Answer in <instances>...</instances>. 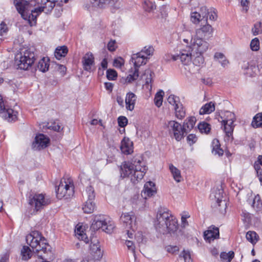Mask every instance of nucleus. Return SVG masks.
Here are the masks:
<instances>
[{
	"mask_svg": "<svg viewBox=\"0 0 262 262\" xmlns=\"http://www.w3.org/2000/svg\"><path fill=\"white\" fill-rule=\"evenodd\" d=\"M147 169V167L140 156L133 157L130 161H125L120 167L121 177L122 178L131 176L132 180H141Z\"/></svg>",
	"mask_w": 262,
	"mask_h": 262,
	"instance_id": "nucleus-1",
	"label": "nucleus"
},
{
	"mask_svg": "<svg viewBox=\"0 0 262 262\" xmlns=\"http://www.w3.org/2000/svg\"><path fill=\"white\" fill-rule=\"evenodd\" d=\"M155 226L156 230L163 234H171L178 228L176 219L168 209L162 207L158 208Z\"/></svg>",
	"mask_w": 262,
	"mask_h": 262,
	"instance_id": "nucleus-2",
	"label": "nucleus"
},
{
	"mask_svg": "<svg viewBox=\"0 0 262 262\" xmlns=\"http://www.w3.org/2000/svg\"><path fill=\"white\" fill-rule=\"evenodd\" d=\"M27 243L32 248L33 252L37 254V256L42 259L45 256L39 254L42 252L45 254L50 251L51 247L47 243V239L38 231H33L26 237Z\"/></svg>",
	"mask_w": 262,
	"mask_h": 262,
	"instance_id": "nucleus-3",
	"label": "nucleus"
},
{
	"mask_svg": "<svg viewBox=\"0 0 262 262\" xmlns=\"http://www.w3.org/2000/svg\"><path fill=\"white\" fill-rule=\"evenodd\" d=\"M36 1L14 0V4L18 13L21 14V17L24 19H27L28 15V11L36 13L37 16L41 12L43 11L45 8H47V3L45 4L41 2L42 6L32 9V8L36 6Z\"/></svg>",
	"mask_w": 262,
	"mask_h": 262,
	"instance_id": "nucleus-4",
	"label": "nucleus"
},
{
	"mask_svg": "<svg viewBox=\"0 0 262 262\" xmlns=\"http://www.w3.org/2000/svg\"><path fill=\"white\" fill-rule=\"evenodd\" d=\"M91 228L94 231L101 229L106 233L111 234L115 228V225L108 216L99 214L95 216Z\"/></svg>",
	"mask_w": 262,
	"mask_h": 262,
	"instance_id": "nucleus-5",
	"label": "nucleus"
},
{
	"mask_svg": "<svg viewBox=\"0 0 262 262\" xmlns=\"http://www.w3.org/2000/svg\"><path fill=\"white\" fill-rule=\"evenodd\" d=\"M227 118L222 121V125L224 126V131L225 133V140L232 142L233 140V132L234 128V122L235 121V115L230 112H226Z\"/></svg>",
	"mask_w": 262,
	"mask_h": 262,
	"instance_id": "nucleus-6",
	"label": "nucleus"
},
{
	"mask_svg": "<svg viewBox=\"0 0 262 262\" xmlns=\"http://www.w3.org/2000/svg\"><path fill=\"white\" fill-rule=\"evenodd\" d=\"M86 201L82 206V210L85 213H91L94 211L96 205L94 202L95 198V193L94 188L91 186L86 187L85 192L83 195Z\"/></svg>",
	"mask_w": 262,
	"mask_h": 262,
	"instance_id": "nucleus-7",
	"label": "nucleus"
},
{
	"mask_svg": "<svg viewBox=\"0 0 262 262\" xmlns=\"http://www.w3.org/2000/svg\"><path fill=\"white\" fill-rule=\"evenodd\" d=\"M57 197L59 199L64 198L68 199L71 196H73L74 194V185L73 183L64 181V183L61 181L57 188L56 189Z\"/></svg>",
	"mask_w": 262,
	"mask_h": 262,
	"instance_id": "nucleus-8",
	"label": "nucleus"
},
{
	"mask_svg": "<svg viewBox=\"0 0 262 262\" xmlns=\"http://www.w3.org/2000/svg\"><path fill=\"white\" fill-rule=\"evenodd\" d=\"M35 60L34 52L30 51H26L23 55H20L19 59L17 62L18 68L24 70H27L34 62Z\"/></svg>",
	"mask_w": 262,
	"mask_h": 262,
	"instance_id": "nucleus-9",
	"label": "nucleus"
},
{
	"mask_svg": "<svg viewBox=\"0 0 262 262\" xmlns=\"http://www.w3.org/2000/svg\"><path fill=\"white\" fill-rule=\"evenodd\" d=\"M170 134H173V137L177 141H180L184 137L183 126L178 122L171 120L166 124Z\"/></svg>",
	"mask_w": 262,
	"mask_h": 262,
	"instance_id": "nucleus-10",
	"label": "nucleus"
},
{
	"mask_svg": "<svg viewBox=\"0 0 262 262\" xmlns=\"http://www.w3.org/2000/svg\"><path fill=\"white\" fill-rule=\"evenodd\" d=\"M195 54L193 51H191V47H186V49L182 50L178 55H171V58L173 61L180 59L182 63L188 64L192 59V56H194Z\"/></svg>",
	"mask_w": 262,
	"mask_h": 262,
	"instance_id": "nucleus-11",
	"label": "nucleus"
},
{
	"mask_svg": "<svg viewBox=\"0 0 262 262\" xmlns=\"http://www.w3.org/2000/svg\"><path fill=\"white\" fill-rule=\"evenodd\" d=\"M17 114L16 111H14L12 108L6 107L3 98L0 95V115L1 117L9 122H12L17 119Z\"/></svg>",
	"mask_w": 262,
	"mask_h": 262,
	"instance_id": "nucleus-12",
	"label": "nucleus"
},
{
	"mask_svg": "<svg viewBox=\"0 0 262 262\" xmlns=\"http://www.w3.org/2000/svg\"><path fill=\"white\" fill-rule=\"evenodd\" d=\"M192 47L191 51L195 53H204L208 49L209 43L201 37H194L191 40Z\"/></svg>",
	"mask_w": 262,
	"mask_h": 262,
	"instance_id": "nucleus-13",
	"label": "nucleus"
},
{
	"mask_svg": "<svg viewBox=\"0 0 262 262\" xmlns=\"http://www.w3.org/2000/svg\"><path fill=\"white\" fill-rule=\"evenodd\" d=\"M208 14H209V9L206 6H202L199 9L198 11L191 12L190 20L194 24H199L204 19L207 23Z\"/></svg>",
	"mask_w": 262,
	"mask_h": 262,
	"instance_id": "nucleus-14",
	"label": "nucleus"
},
{
	"mask_svg": "<svg viewBox=\"0 0 262 262\" xmlns=\"http://www.w3.org/2000/svg\"><path fill=\"white\" fill-rule=\"evenodd\" d=\"M136 219L133 212L122 213L120 216V222L126 229H130L133 231L136 228Z\"/></svg>",
	"mask_w": 262,
	"mask_h": 262,
	"instance_id": "nucleus-15",
	"label": "nucleus"
},
{
	"mask_svg": "<svg viewBox=\"0 0 262 262\" xmlns=\"http://www.w3.org/2000/svg\"><path fill=\"white\" fill-rule=\"evenodd\" d=\"M50 203V201L49 199H46L42 194H35L29 200L30 205L34 206L37 211Z\"/></svg>",
	"mask_w": 262,
	"mask_h": 262,
	"instance_id": "nucleus-16",
	"label": "nucleus"
},
{
	"mask_svg": "<svg viewBox=\"0 0 262 262\" xmlns=\"http://www.w3.org/2000/svg\"><path fill=\"white\" fill-rule=\"evenodd\" d=\"M50 143L48 137L42 134L37 135L35 140L32 143V148L35 150H39L47 147Z\"/></svg>",
	"mask_w": 262,
	"mask_h": 262,
	"instance_id": "nucleus-17",
	"label": "nucleus"
},
{
	"mask_svg": "<svg viewBox=\"0 0 262 262\" xmlns=\"http://www.w3.org/2000/svg\"><path fill=\"white\" fill-rule=\"evenodd\" d=\"M219 229L213 225L209 227L208 229L204 232V239L208 243L219 238Z\"/></svg>",
	"mask_w": 262,
	"mask_h": 262,
	"instance_id": "nucleus-18",
	"label": "nucleus"
},
{
	"mask_svg": "<svg viewBox=\"0 0 262 262\" xmlns=\"http://www.w3.org/2000/svg\"><path fill=\"white\" fill-rule=\"evenodd\" d=\"M213 31V29L212 26L208 24H206L196 30V35L198 37L208 39L212 37Z\"/></svg>",
	"mask_w": 262,
	"mask_h": 262,
	"instance_id": "nucleus-19",
	"label": "nucleus"
},
{
	"mask_svg": "<svg viewBox=\"0 0 262 262\" xmlns=\"http://www.w3.org/2000/svg\"><path fill=\"white\" fill-rule=\"evenodd\" d=\"M82 63L85 71L90 72L92 71V66L95 64V58L92 53H86L82 58Z\"/></svg>",
	"mask_w": 262,
	"mask_h": 262,
	"instance_id": "nucleus-20",
	"label": "nucleus"
},
{
	"mask_svg": "<svg viewBox=\"0 0 262 262\" xmlns=\"http://www.w3.org/2000/svg\"><path fill=\"white\" fill-rule=\"evenodd\" d=\"M156 193V189L154 183L151 181L146 182L144 186L143 190L141 191V196L144 199H147V196L150 197Z\"/></svg>",
	"mask_w": 262,
	"mask_h": 262,
	"instance_id": "nucleus-21",
	"label": "nucleus"
},
{
	"mask_svg": "<svg viewBox=\"0 0 262 262\" xmlns=\"http://www.w3.org/2000/svg\"><path fill=\"white\" fill-rule=\"evenodd\" d=\"M147 59V57L143 54V52H140L136 54H134L132 56V60L134 62L135 69L136 68L138 69L139 67L145 64L146 63Z\"/></svg>",
	"mask_w": 262,
	"mask_h": 262,
	"instance_id": "nucleus-22",
	"label": "nucleus"
},
{
	"mask_svg": "<svg viewBox=\"0 0 262 262\" xmlns=\"http://www.w3.org/2000/svg\"><path fill=\"white\" fill-rule=\"evenodd\" d=\"M90 251L94 258L96 259H99L102 256V252L100 248L99 242L98 240H94L91 242L90 245Z\"/></svg>",
	"mask_w": 262,
	"mask_h": 262,
	"instance_id": "nucleus-23",
	"label": "nucleus"
},
{
	"mask_svg": "<svg viewBox=\"0 0 262 262\" xmlns=\"http://www.w3.org/2000/svg\"><path fill=\"white\" fill-rule=\"evenodd\" d=\"M121 151L126 155L130 154L133 152V142L128 138H124L120 146Z\"/></svg>",
	"mask_w": 262,
	"mask_h": 262,
	"instance_id": "nucleus-24",
	"label": "nucleus"
},
{
	"mask_svg": "<svg viewBox=\"0 0 262 262\" xmlns=\"http://www.w3.org/2000/svg\"><path fill=\"white\" fill-rule=\"evenodd\" d=\"M136 98V95L132 92H129L126 94L125 103L126 108L127 110L133 111L134 110Z\"/></svg>",
	"mask_w": 262,
	"mask_h": 262,
	"instance_id": "nucleus-25",
	"label": "nucleus"
},
{
	"mask_svg": "<svg viewBox=\"0 0 262 262\" xmlns=\"http://www.w3.org/2000/svg\"><path fill=\"white\" fill-rule=\"evenodd\" d=\"M196 121L195 117L193 116H191L186 119L182 126L184 133L187 134L193 128Z\"/></svg>",
	"mask_w": 262,
	"mask_h": 262,
	"instance_id": "nucleus-26",
	"label": "nucleus"
},
{
	"mask_svg": "<svg viewBox=\"0 0 262 262\" xmlns=\"http://www.w3.org/2000/svg\"><path fill=\"white\" fill-rule=\"evenodd\" d=\"M116 0H91L92 5L95 7L105 8L109 5H114Z\"/></svg>",
	"mask_w": 262,
	"mask_h": 262,
	"instance_id": "nucleus-27",
	"label": "nucleus"
},
{
	"mask_svg": "<svg viewBox=\"0 0 262 262\" xmlns=\"http://www.w3.org/2000/svg\"><path fill=\"white\" fill-rule=\"evenodd\" d=\"M174 114L177 118L180 120L183 119L186 115L185 110L183 104L180 102L176 104L174 106Z\"/></svg>",
	"mask_w": 262,
	"mask_h": 262,
	"instance_id": "nucleus-28",
	"label": "nucleus"
},
{
	"mask_svg": "<svg viewBox=\"0 0 262 262\" xmlns=\"http://www.w3.org/2000/svg\"><path fill=\"white\" fill-rule=\"evenodd\" d=\"M224 191L222 188H214L210 194V198L212 200H214L216 202L217 201L223 200Z\"/></svg>",
	"mask_w": 262,
	"mask_h": 262,
	"instance_id": "nucleus-29",
	"label": "nucleus"
},
{
	"mask_svg": "<svg viewBox=\"0 0 262 262\" xmlns=\"http://www.w3.org/2000/svg\"><path fill=\"white\" fill-rule=\"evenodd\" d=\"M68 52V49L67 46H63L57 47L54 52V55L58 60L60 59L62 57H65Z\"/></svg>",
	"mask_w": 262,
	"mask_h": 262,
	"instance_id": "nucleus-30",
	"label": "nucleus"
},
{
	"mask_svg": "<svg viewBox=\"0 0 262 262\" xmlns=\"http://www.w3.org/2000/svg\"><path fill=\"white\" fill-rule=\"evenodd\" d=\"M215 110L214 103L210 102L204 105L200 110V114L204 115L206 114H210Z\"/></svg>",
	"mask_w": 262,
	"mask_h": 262,
	"instance_id": "nucleus-31",
	"label": "nucleus"
},
{
	"mask_svg": "<svg viewBox=\"0 0 262 262\" xmlns=\"http://www.w3.org/2000/svg\"><path fill=\"white\" fill-rule=\"evenodd\" d=\"M49 59H46L45 57L42 58L38 61L37 69L43 73L47 72L49 67Z\"/></svg>",
	"mask_w": 262,
	"mask_h": 262,
	"instance_id": "nucleus-32",
	"label": "nucleus"
},
{
	"mask_svg": "<svg viewBox=\"0 0 262 262\" xmlns=\"http://www.w3.org/2000/svg\"><path fill=\"white\" fill-rule=\"evenodd\" d=\"M33 254V252L28 246H23L21 250V255L23 260H27L29 259L32 256Z\"/></svg>",
	"mask_w": 262,
	"mask_h": 262,
	"instance_id": "nucleus-33",
	"label": "nucleus"
},
{
	"mask_svg": "<svg viewBox=\"0 0 262 262\" xmlns=\"http://www.w3.org/2000/svg\"><path fill=\"white\" fill-rule=\"evenodd\" d=\"M213 205V207L216 208V209L221 213L224 214L226 213L227 205L225 200H222L216 202H214Z\"/></svg>",
	"mask_w": 262,
	"mask_h": 262,
	"instance_id": "nucleus-34",
	"label": "nucleus"
},
{
	"mask_svg": "<svg viewBox=\"0 0 262 262\" xmlns=\"http://www.w3.org/2000/svg\"><path fill=\"white\" fill-rule=\"evenodd\" d=\"M246 237L247 241L253 244H255L259 239L258 234L255 231H252L247 232Z\"/></svg>",
	"mask_w": 262,
	"mask_h": 262,
	"instance_id": "nucleus-35",
	"label": "nucleus"
},
{
	"mask_svg": "<svg viewBox=\"0 0 262 262\" xmlns=\"http://www.w3.org/2000/svg\"><path fill=\"white\" fill-rule=\"evenodd\" d=\"M169 169L172 174L173 179L175 181L177 182H180L181 178L180 171L172 164L169 165Z\"/></svg>",
	"mask_w": 262,
	"mask_h": 262,
	"instance_id": "nucleus-36",
	"label": "nucleus"
},
{
	"mask_svg": "<svg viewBox=\"0 0 262 262\" xmlns=\"http://www.w3.org/2000/svg\"><path fill=\"white\" fill-rule=\"evenodd\" d=\"M234 256V253L232 251L228 253L223 252L220 254V257L223 262H231Z\"/></svg>",
	"mask_w": 262,
	"mask_h": 262,
	"instance_id": "nucleus-37",
	"label": "nucleus"
},
{
	"mask_svg": "<svg viewBox=\"0 0 262 262\" xmlns=\"http://www.w3.org/2000/svg\"><path fill=\"white\" fill-rule=\"evenodd\" d=\"M195 56H192L193 63L196 66H200L204 63V59L202 56L203 53L194 52Z\"/></svg>",
	"mask_w": 262,
	"mask_h": 262,
	"instance_id": "nucleus-38",
	"label": "nucleus"
},
{
	"mask_svg": "<svg viewBox=\"0 0 262 262\" xmlns=\"http://www.w3.org/2000/svg\"><path fill=\"white\" fill-rule=\"evenodd\" d=\"M198 128L201 133L205 134L209 133L211 129L210 125L205 122L200 123L198 125Z\"/></svg>",
	"mask_w": 262,
	"mask_h": 262,
	"instance_id": "nucleus-39",
	"label": "nucleus"
},
{
	"mask_svg": "<svg viewBox=\"0 0 262 262\" xmlns=\"http://www.w3.org/2000/svg\"><path fill=\"white\" fill-rule=\"evenodd\" d=\"M252 125L254 127H262V114H257L254 118L252 122Z\"/></svg>",
	"mask_w": 262,
	"mask_h": 262,
	"instance_id": "nucleus-40",
	"label": "nucleus"
},
{
	"mask_svg": "<svg viewBox=\"0 0 262 262\" xmlns=\"http://www.w3.org/2000/svg\"><path fill=\"white\" fill-rule=\"evenodd\" d=\"M163 94L164 92L163 91H160L157 93L155 95L154 102L155 105L158 107H160L162 104Z\"/></svg>",
	"mask_w": 262,
	"mask_h": 262,
	"instance_id": "nucleus-41",
	"label": "nucleus"
},
{
	"mask_svg": "<svg viewBox=\"0 0 262 262\" xmlns=\"http://www.w3.org/2000/svg\"><path fill=\"white\" fill-rule=\"evenodd\" d=\"M143 8L145 11L150 12L156 9V5L151 1H145L143 5Z\"/></svg>",
	"mask_w": 262,
	"mask_h": 262,
	"instance_id": "nucleus-42",
	"label": "nucleus"
},
{
	"mask_svg": "<svg viewBox=\"0 0 262 262\" xmlns=\"http://www.w3.org/2000/svg\"><path fill=\"white\" fill-rule=\"evenodd\" d=\"M76 234L78 235V238L83 241L85 243H89V238L85 233L81 230V228H77L76 231Z\"/></svg>",
	"mask_w": 262,
	"mask_h": 262,
	"instance_id": "nucleus-43",
	"label": "nucleus"
},
{
	"mask_svg": "<svg viewBox=\"0 0 262 262\" xmlns=\"http://www.w3.org/2000/svg\"><path fill=\"white\" fill-rule=\"evenodd\" d=\"M252 32L254 35H257L262 33V24L260 22L255 23L252 29Z\"/></svg>",
	"mask_w": 262,
	"mask_h": 262,
	"instance_id": "nucleus-44",
	"label": "nucleus"
},
{
	"mask_svg": "<svg viewBox=\"0 0 262 262\" xmlns=\"http://www.w3.org/2000/svg\"><path fill=\"white\" fill-rule=\"evenodd\" d=\"M139 77V70L136 68L133 74H130L127 77L126 81L128 83H131L136 80Z\"/></svg>",
	"mask_w": 262,
	"mask_h": 262,
	"instance_id": "nucleus-45",
	"label": "nucleus"
},
{
	"mask_svg": "<svg viewBox=\"0 0 262 262\" xmlns=\"http://www.w3.org/2000/svg\"><path fill=\"white\" fill-rule=\"evenodd\" d=\"M146 74L147 75V76L146 78L145 84L147 86V88L148 89V86L149 84H151L152 81V76L153 74H154V73L151 72L150 70L147 69L145 71L144 75Z\"/></svg>",
	"mask_w": 262,
	"mask_h": 262,
	"instance_id": "nucleus-46",
	"label": "nucleus"
},
{
	"mask_svg": "<svg viewBox=\"0 0 262 262\" xmlns=\"http://www.w3.org/2000/svg\"><path fill=\"white\" fill-rule=\"evenodd\" d=\"M117 77V73L114 69H108L106 71V77L109 80H114Z\"/></svg>",
	"mask_w": 262,
	"mask_h": 262,
	"instance_id": "nucleus-47",
	"label": "nucleus"
},
{
	"mask_svg": "<svg viewBox=\"0 0 262 262\" xmlns=\"http://www.w3.org/2000/svg\"><path fill=\"white\" fill-rule=\"evenodd\" d=\"M251 49L253 51H257L259 49V41L258 38L253 39L250 43Z\"/></svg>",
	"mask_w": 262,
	"mask_h": 262,
	"instance_id": "nucleus-48",
	"label": "nucleus"
},
{
	"mask_svg": "<svg viewBox=\"0 0 262 262\" xmlns=\"http://www.w3.org/2000/svg\"><path fill=\"white\" fill-rule=\"evenodd\" d=\"M167 101L169 103L174 106L178 103H180L179 98L174 95H170L167 98Z\"/></svg>",
	"mask_w": 262,
	"mask_h": 262,
	"instance_id": "nucleus-49",
	"label": "nucleus"
},
{
	"mask_svg": "<svg viewBox=\"0 0 262 262\" xmlns=\"http://www.w3.org/2000/svg\"><path fill=\"white\" fill-rule=\"evenodd\" d=\"M34 12H31V11H28V17L26 19H28L29 21V24L30 26H33L34 25H35L36 24V20L37 18L36 15H34Z\"/></svg>",
	"mask_w": 262,
	"mask_h": 262,
	"instance_id": "nucleus-50",
	"label": "nucleus"
},
{
	"mask_svg": "<svg viewBox=\"0 0 262 262\" xmlns=\"http://www.w3.org/2000/svg\"><path fill=\"white\" fill-rule=\"evenodd\" d=\"M169 6L168 5H163L160 7V13L162 17H166L168 15Z\"/></svg>",
	"mask_w": 262,
	"mask_h": 262,
	"instance_id": "nucleus-51",
	"label": "nucleus"
},
{
	"mask_svg": "<svg viewBox=\"0 0 262 262\" xmlns=\"http://www.w3.org/2000/svg\"><path fill=\"white\" fill-rule=\"evenodd\" d=\"M154 51V49L153 47L152 46H149L148 47H145L141 52H143V54L147 57V56H149L153 53Z\"/></svg>",
	"mask_w": 262,
	"mask_h": 262,
	"instance_id": "nucleus-52",
	"label": "nucleus"
},
{
	"mask_svg": "<svg viewBox=\"0 0 262 262\" xmlns=\"http://www.w3.org/2000/svg\"><path fill=\"white\" fill-rule=\"evenodd\" d=\"M252 206L253 208L256 207L257 209H260L262 207V203L258 195L255 196L253 199Z\"/></svg>",
	"mask_w": 262,
	"mask_h": 262,
	"instance_id": "nucleus-53",
	"label": "nucleus"
},
{
	"mask_svg": "<svg viewBox=\"0 0 262 262\" xmlns=\"http://www.w3.org/2000/svg\"><path fill=\"white\" fill-rule=\"evenodd\" d=\"M197 140V137L195 135L193 134H189L187 137V142L190 146L195 143Z\"/></svg>",
	"mask_w": 262,
	"mask_h": 262,
	"instance_id": "nucleus-54",
	"label": "nucleus"
},
{
	"mask_svg": "<svg viewBox=\"0 0 262 262\" xmlns=\"http://www.w3.org/2000/svg\"><path fill=\"white\" fill-rule=\"evenodd\" d=\"M128 120L124 116H120L118 118V123L121 127H124L127 124Z\"/></svg>",
	"mask_w": 262,
	"mask_h": 262,
	"instance_id": "nucleus-55",
	"label": "nucleus"
},
{
	"mask_svg": "<svg viewBox=\"0 0 262 262\" xmlns=\"http://www.w3.org/2000/svg\"><path fill=\"white\" fill-rule=\"evenodd\" d=\"M181 254H182V257L185 262H192L189 251L183 250Z\"/></svg>",
	"mask_w": 262,
	"mask_h": 262,
	"instance_id": "nucleus-56",
	"label": "nucleus"
},
{
	"mask_svg": "<svg viewBox=\"0 0 262 262\" xmlns=\"http://www.w3.org/2000/svg\"><path fill=\"white\" fill-rule=\"evenodd\" d=\"M165 249L167 252L172 254H174L175 252L178 251L179 250V248L178 246L171 245H168L165 247Z\"/></svg>",
	"mask_w": 262,
	"mask_h": 262,
	"instance_id": "nucleus-57",
	"label": "nucleus"
},
{
	"mask_svg": "<svg viewBox=\"0 0 262 262\" xmlns=\"http://www.w3.org/2000/svg\"><path fill=\"white\" fill-rule=\"evenodd\" d=\"M124 63V59L121 57H119L114 59L113 64L116 68H121Z\"/></svg>",
	"mask_w": 262,
	"mask_h": 262,
	"instance_id": "nucleus-58",
	"label": "nucleus"
},
{
	"mask_svg": "<svg viewBox=\"0 0 262 262\" xmlns=\"http://www.w3.org/2000/svg\"><path fill=\"white\" fill-rule=\"evenodd\" d=\"M8 31L7 25L4 22H2L0 24V35L3 36Z\"/></svg>",
	"mask_w": 262,
	"mask_h": 262,
	"instance_id": "nucleus-59",
	"label": "nucleus"
},
{
	"mask_svg": "<svg viewBox=\"0 0 262 262\" xmlns=\"http://www.w3.org/2000/svg\"><path fill=\"white\" fill-rule=\"evenodd\" d=\"M209 19L211 20H215L216 19L217 15L214 8H210L209 9Z\"/></svg>",
	"mask_w": 262,
	"mask_h": 262,
	"instance_id": "nucleus-60",
	"label": "nucleus"
},
{
	"mask_svg": "<svg viewBox=\"0 0 262 262\" xmlns=\"http://www.w3.org/2000/svg\"><path fill=\"white\" fill-rule=\"evenodd\" d=\"M212 152H214L216 148L221 147V145L219 140L217 139H214L212 142Z\"/></svg>",
	"mask_w": 262,
	"mask_h": 262,
	"instance_id": "nucleus-61",
	"label": "nucleus"
},
{
	"mask_svg": "<svg viewBox=\"0 0 262 262\" xmlns=\"http://www.w3.org/2000/svg\"><path fill=\"white\" fill-rule=\"evenodd\" d=\"M117 47L116 46V41L115 40H111L110 41L108 42L107 44V49L113 52L114 51Z\"/></svg>",
	"mask_w": 262,
	"mask_h": 262,
	"instance_id": "nucleus-62",
	"label": "nucleus"
},
{
	"mask_svg": "<svg viewBox=\"0 0 262 262\" xmlns=\"http://www.w3.org/2000/svg\"><path fill=\"white\" fill-rule=\"evenodd\" d=\"M241 6L243 7V10L247 12L249 9V5L250 4L249 0H241Z\"/></svg>",
	"mask_w": 262,
	"mask_h": 262,
	"instance_id": "nucleus-63",
	"label": "nucleus"
},
{
	"mask_svg": "<svg viewBox=\"0 0 262 262\" xmlns=\"http://www.w3.org/2000/svg\"><path fill=\"white\" fill-rule=\"evenodd\" d=\"M125 244L127 246L128 249L131 250L132 252L135 254V246L134 245L133 242L131 241H126Z\"/></svg>",
	"mask_w": 262,
	"mask_h": 262,
	"instance_id": "nucleus-64",
	"label": "nucleus"
}]
</instances>
